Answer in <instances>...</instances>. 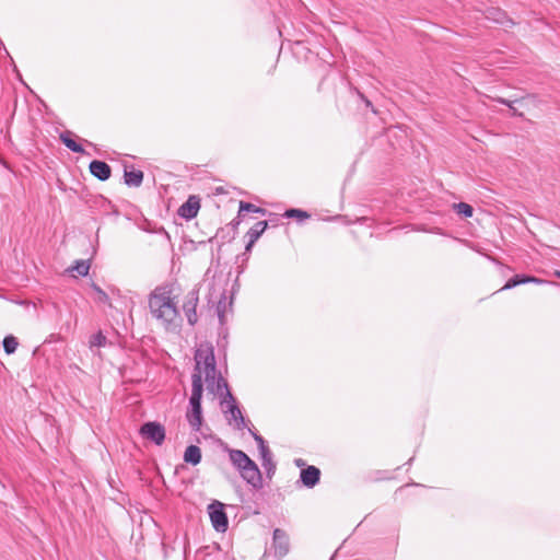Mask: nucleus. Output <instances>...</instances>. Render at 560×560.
<instances>
[{
    "instance_id": "f257e3e1",
    "label": "nucleus",
    "mask_w": 560,
    "mask_h": 560,
    "mask_svg": "<svg viewBox=\"0 0 560 560\" xmlns=\"http://www.w3.org/2000/svg\"><path fill=\"white\" fill-rule=\"evenodd\" d=\"M195 372L191 385H229L217 371L214 350L211 343H200L195 352Z\"/></svg>"
},
{
    "instance_id": "2eb2a0df",
    "label": "nucleus",
    "mask_w": 560,
    "mask_h": 560,
    "mask_svg": "<svg viewBox=\"0 0 560 560\" xmlns=\"http://www.w3.org/2000/svg\"><path fill=\"white\" fill-rule=\"evenodd\" d=\"M73 133L71 131H63L60 133L59 139L61 142L72 152L84 154V148L73 140Z\"/></svg>"
},
{
    "instance_id": "f8f14e48",
    "label": "nucleus",
    "mask_w": 560,
    "mask_h": 560,
    "mask_svg": "<svg viewBox=\"0 0 560 560\" xmlns=\"http://www.w3.org/2000/svg\"><path fill=\"white\" fill-rule=\"evenodd\" d=\"M300 478L307 488H313L319 482L320 470L315 466H308L301 470Z\"/></svg>"
},
{
    "instance_id": "5701e85b",
    "label": "nucleus",
    "mask_w": 560,
    "mask_h": 560,
    "mask_svg": "<svg viewBox=\"0 0 560 560\" xmlns=\"http://www.w3.org/2000/svg\"><path fill=\"white\" fill-rule=\"evenodd\" d=\"M71 271H77L80 276H86L90 270V265L86 260H77L75 265L70 269Z\"/></svg>"
},
{
    "instance_id": "6ab92c4d",
    "label": "nucleus",
    "mask_w": 560,
    "mask_h": 560,
    "mask_svg": "<svg viewBox=\"0 0 560 560\" xmlns=\"http://www.w3.org/2000/svg\"><path fill=\"white\" fill-rule=\"evenodd\" d=\"M255 212L260 213L265 215L267 213V210L265 208L257 207L253 203L241 201L240 202V210H238V218L242 217V212Z\"/></svg>"
},
{
    "instance_id": "b1692460",
    "label": "nucleus",
    "mask_w": 560,
    "mask_h": 560,
    "mask_svg": "<svg viewBox=\"0 0 560 560\" xmlns=\"http://www.w3.org/2000/svg\"><path fill=\"white\" fill-rule=\"evenodd\" d=\"M106 337L102 334V331H98L97 334H94L90 339V347H104L106 345Z\"/></svg>"
},
{
    "instance_id": "1a4fd4ad",
    "label": "nucleus",
    "mask_w": 560,
    "mask_h": 560,
    "mask_svg": "<svg viewBox=\"0 0 560 560\" xmlns=\"http://www.w3.org/2000/svg\"><path fill=\"white\" fill-rule=\"evenodd\" d=\"M272 548L275 557L283 558L287 556L290 549V541L289 536L284 530L280 528H276L273 530Z\"/></svg>"
},
{
    "instance_id": "9d476101",
    "label": "nucleus",
    "mask_w": 560,
    "mask_h": 560,
    "mask_svg": "<svg viewBox=\"0 0 560 560\" xmlns=\"http://www.w3.org/2000/svg\"><path fill=\"white\" fill-rule=\"evenodd\" d=\"M199 209H200V198L196 195H191L179 207L177 213L183 219L191 220L197 217Z\"/></svg>"
},
{
    "instance_id": "7ed1b4c3",
    "label": "nucleus",
    "mask_w": 560,
    "mask_h": 560,
    "mask_svg": "<svg viewBox=\"0 0 560 560\" xmlns=\"http://www.w3.org/2000/svg\"><path fill=\"white\" fill-rule=\"evenodd\" d=\"M232 465L238 470L241 477L253 488H262V476L257 464L241 450L228 448Z\"/></svg>"
},
{
    "instance_id": "39448f33",
    "label": "nucleus",
    "mask_w": 560,
    "mask_h": 560,
    "mask_svg": "<svg viewBox=\"0 0 560 560\" xmlns=\"http://www.w3.org/2000/svg\"><path fill=\"white\" fill-rule=\"evenodd\" d=\"M208 514L213 528L218 533H225L229 527V520L224 511V504L214 500L208 505Z\"/></svg>"
},
{
    "instance_id": "4be33fe9",
    "label": "nucleus",
    "mask_w": 560,
    "mask_h": 560,
    "mask_svg": "<svg viewBox=\"0 0 560 560\" xmlns=\"http://www.w3.org/2000/svg\"><path fill=\"white\" fill-rule=\"evenodd\" d=\"M454 208H455V210L457 211L458 214H462L465 218L472 217L474 209H472V207L470 205H468L466 202L455 203Z\"/></svg>"
},
{
    "instance_id": "c756f323",
    "label": "nucleus",
    "mask_w": 560,
    "mask_h": 560,
    "mask_svg": "<svg viewBox=\"0 0 560 560\" xmlns=\"http://www.w3.org/2000/svg\"><path fill=\"white\" fill-rule=\"evenodd\" d=\"M224 300H225V296L223 295L222 300L218 304V315H219L221 320L223 319V316H224L223 315V310H222V308H224Z\"/></svg>"
},
{
    "instance_id": "2f4dec72",
    "label": "nucleus",
    "mask_w": 560,
    "mask_h": 560,
    "mask_svg": "<svg viewBox=\"0 0 560 560\" xmlns=\"http://www.w3.org/2000/svg\"><path fill=\"white\" fill-rule=\"evenodd\" d=\"M361 97L364 101V103L366 104V106H371L372 105L371 102L368 98H365L363 95H361Z\"/></svg>"
},
{
    "instance_id": "423d86ee",
    "label": "nucleus",
    "mask_w": 560,
    "mask_h": 560,
    "mask_svg": "<svg viewBox=\"0 0 560 560\" xmlns=\"http://www.w3.org/2000/svg\"><path fill=\"white\" fill-rule=\"evenodd\" d=\"M221 389L222 387H218ZM225 389V395L222 400V406H226L228 410L231 413V419L235 422V428L237 430H243L246 427L245 419L236 405V400L230 392V387H223Z\"/></svg>"
},
{
    "instance_id": "bb28decb",
    "label": "nucleus",
    "mask_w": 560,
    "mask_h": 560,
    "mask_svg": "<svg viewBox=\"0 0 560 560\" xmlns=\"http://www.w3.org/2000/svg\"><path fill=\"white\" fill-rule=\"evenodd\" d=\"M230 232H232L230 229H220L217 232L215 237L224 242L226 238H232V235L230 236Z\"/></svg>"
},
{
    "instance_id": "a878e982",
    "label": "nucleus",
    "mask_w": 560,
    "mask_h": 560,
    "mask_svg": "<svg viewBox=\"0 0 560 560\" xmlns=\"http://www.w3.org/2000/svg\"><path fill=\"white\" fill-rule=\"evenodd\" d=\"M248 431L253 435L254 440L257 442L259 452H261V451L266 452V450H268L269 447L267 446L264 438L261 435H259L257 432H255L254 430H252L250 428L248 429Z\"/></svg>"
},
{
    "instance_id": "dca6fc26",
    "label": "nucleus",
    "mask_w": 560,
    "mask_h": 560,
    "mask_svg": "<svg viewBox=\"0 0 560 560\" xmlns=\"http://www.w3.org/2000/svg\"><path fill=\"white\" fill-rule=\"evenodd\" d=\"M125 184L130 187H139L143 180V172L140 170H130L125 168L124 173Z\"/></svg>"
},
{
    "instance_id": "f03ea898",
    "label": "nucleus",
    "mask_w": 560,
    "mask_h": 560,
    "mask_svg": "<svg viewBox=\"0 0 560 560\" xmlns=\"http://www.w3.org/2000/svg\"><path fill=\"white\" fill-rule=\"evenodd\" d=\"M149 308L151 315L165 327L172 325L179 315L168 285H159L150 293Z\"/></svg>"
},
{
    "instance_id": "473e14b6",
    "label": "nucleus",
    "mask_w": 560,
    "mask_h": 560,
    "mask_svg": "<svg viewBox=\"0 0 560 560\" xmlns=\"http://www.w3.org/2000/svg\"><path fill=\"white\" fill-rule=\"evenodd\" d=\"M555 276L560 279V270H556Z\"/></svg>"
},
{
    "instance_id": "ddd939ff",
    "label": "nucleus",
    "mask_w": 560,
    "mask_h": 560,
    "mask_svg": "<svg viewBox=\"0 0 560 560\" xmlns=\"http://www.w3.org/2000/svg\"><path fill=\"white\" fill-rule=\"evenodd\" d=\"M89 168L91 174L102 182L107 180L112 174L110 166L107 163L98 160L92 161Z\"/></svg>"
},
{
    "instance_id": "cd10ccee",
    "label": "nucleus",
    "mask_w": 560,
    "mask_h": 560,
    "mask_svg": "<svg viewBox=\"0 0 560 560\" xmlns=\"http://www.w3.org/2000/svg\"><path fill=\"white\" fill-rule=\"evenodd\" d=\"M498 102L503 104V105H506L510 109H511V113L513 116H522L521 113H518L516 110V108L513 107V102L509 101V100H505V98H498Z\"/></svg>"
},
{
    "instance_id": "aec40b11",
    "label": "nucleus",
    "mask_w": 560,
    "mask_h": 560,
    "mask_svg": "<svg viewBox=\"0 0 560 560\" xmlns=\"http://www.w3.org/2000/svg\"><path fill=\"white\" fill-rule=\"evenodd\" d=\"M2 343H3V349H4L5 353H8V354L14 353L19 346L18 338L12 335L4 337Z\"/></svg>"
},
{
    "instance_id": "4468645a",
    "label": "nucleus",
    "mask_w": 560,
    "mask_h": 560,
    "mask_svg": "<svg viewBox=\"0 0 560 560\" xmlns=\"http://www.w3.org/2000/svg\"><path fill=\"white\" fill-rule=\"evenodd\" d=\"M268 223L267 221H259L257 222L253 228L249 229L247 232L248 242L245 247L246 250H250L255 242L260 237V235L265 232L267 229Z\"/></svg>"
},
{
    "instance_id": "6e6552de",
    "label": "nucleus",
    "mask_w": 560,
    "mask_h": 560,
    "mask_svg": "<svg viewBox=\"0 0 560 560\" xmlns=\"http://www.w3.org/2000/svg\"><path fill=\"white\" fill-rule=\"evenodd\" d=\"M140 434L144 439L152 441L156 445H162L165 440L164 427L155 421L143 423L140 428Z\"/></svg>"
},
{
    "instance_id": "a211bd4d",
    "label": "nucleus",
    "mask_w": 560,
    "mask_h": 560,
    "mask_svg": "<svg viewBox=\"0 0 560 560\" xmlns=\"http://www.w3.org/2000/svg\"><path fill=\"white\" fill-rule=\"evenodd\" d=\"M264 468L267 470V475L270 476L276 470V464L272 460V454L270 450L259 452Z\"/></svg>"
},
{
    "instance_id": "0eeeda50",
    "label": "nucleus",
    "mask_w": 560,
    "mask_h": 560,
    "mask_svg": "<svg viewBox=\"0 0 560 560\" xmlns=\"http://www.w3.org/2000/svg\"><path fill=\"white\" fill-rule=\"evenodd\" d=\"M199 303V290L192 289L186 295L183 303V311L189 325L194 326L198 322L197 305Z\"/></svg>"
},
{
    "instance_id": "f3484780",
    "label": "nucleus",
    "mask_w": 560,
    "mask_h": 560,
    "mask_svg": "<svg viewBox=\"0 0 560 560\" xmlns=\"http://www.w3.org/2000/svg\"><path fill=\"white\" fill-rule=\"evenodd\" d=\"M184 460L198 465L201 462V450L197 445H189L184 453Z\"/></svg>"
},
{
    "instance_id": "412c9836",
    "label": "nucleus",
    "mask_w": 560,
    "mask_h": 560,
    "mask_svg": "<svg viewBox=\"0 0 560 560\" xmlns=\"http://www.w3.org/2000/svg\"><path fill=\"white\" fill-rule=\"evenodd\" d=\"M490 13L493 14L492 19L501 25L509 26L514 24V22L510 18H508L506 14L501 10H493Z\"/></svg>"
},
{
    "instance_id": "7c9ffc66",
    "label": "nucleus",
    "mask_w": 560,
    "mask_h": 560,
    "mask_svg": "<svg viewBox=\"0 0 560 560\" xmlns=\"http://www.w3.org/2000/svg\"><path fill=\"white\" fill-rule=\"evenodd\" d=\"M96 290L100 293L101 300H103V301L107 300V294L103 290H101L100 288H96Z\"/></svg>"
},
{
    "instance_id": "9b49d317",
    "label": "nucleus",
    "mask_w": 560,
    "mask_h": 560,
    "mask_svg": "<svg viewBox=\"0 0 560 560\" xmlns=\"http://www.w3.org/2000/svg\"><path fill=\"white\" fill-rule=\"evenodd\" d=\"M545 282H546L545 280L533 277V276L515 275L514 277L509 279L508 282L501 289L498 290V292L503 291V290H510L520 284H526V283L540 284V283H545Z\"/></svg>"
},
{
    "instance_id": "393cba45",
    "label": "nucleus",
    "mask_w": 560,
    "mask_h": 560,
    "mask_svg": "<svg viewBox=\"0 0 560 560\" xmlns=\"http://www.w3.org/2000/svg\"><path fill=\"white\" fill-rule=\"evenodd\" d=\"M284 217L287 218H299V219H307L310 215L307 212L300 209H289L284 212Z\"/></svg>"
},
{
    "instance_id": "20e7f679",
    "label": "nucleus",
    "mask_w": 560,
    "mask_h": 560,
    "mask_svg": "<svg viewBox=\"0 0 560 560\" xmlns=\"http://www.w3.org/2000/svg\"><path fill=\"white\" fill-rule=\"evenodd\" d=\"M203 387H192V393L189 398V410L187 411V420L191 428L198 431L202 423L201 397Z\"/></svg>"
},
{
    "instance_id": "c85d7f7f",
    "label": "nucleus",
    "mask_w": 560,
    "mask_h": 560,
    "mask_svg": "<svg viewBox=\"0 0 560 560\" xmlns=\"http://www.w3.org/2000/svg\"><path fill=\"white\" fill-rule=\"evenodd\" d=\"M240 220H241V218H238V215H237L236 219H234L230 223V225H231L230 230L232 231V238H234V236H235L237 225L240 224Z\"/></svg>"
}]
</instances>
